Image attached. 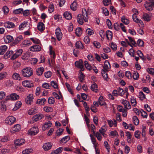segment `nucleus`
I'll use <instances>...</instances> for the list:
<instances>
[{
	"mask_svg": "<svg viewBox=\"0 0 154 154\" xmlns=\"http://www.w3.org/2000/svg\"><path fill=\"white\" fill-rule=\"evenodd\" d=\"M82 14H79L77 16V21L78 23L81 25L83 23V20L85 22H88V13L85 9H83L82 11Z\"/></svg>",
	"mask_w": 154,
	"mask_h": 154,
	"instance_id": "obj_1",
	"label": "nucleus"
},
{
	"mask_svg": "<svg viewBox=\"0 0 154 154\" xmlns=\"http://www.w3.org/2000/svg\"><path fill=\"white\" fill-rule=\"evenodd\" d=\"M22 76L25 77H29L32 75L33 70L30 67H26L23 69L21 72Z\"/></svg>",
	"mask_w": 154,
	"mask_h": 154,
	"instance_id": "obj_2",
	"label": "nucleus"
},
{
	"mask_svg": "<svg viewBox=\"0 0 154 154\" xmlns=\"http://www.w3.org/2000/svg\"><path fill=\"white\" fill-rule=\"evenodd\" d=\"M16 121V119L13 116H10L7 118L5 120V123L9 125L14 123Z\"/></svg>",
	"mask_w": 154,
	"mask_h": 154,
	"instance_id": "obj_3",
	"label": "nucleus"
},
{
	"mask_svg": "<svg viewBox=\"0 0 154 154\" xmlns=\"http://www.w3.org/2000/svg\"><path fill=\"white\" fill-rule=\"evenodd\" d=\"M55 34L57 39L59 41L61 40L62 37V34L60 28H57L56 29Z\"/></svg>",
	"mask_w": 154,
	"mask_h": 154,
	"instance_id": "obj_4",
	"label": "nucleus"
},
{
	"mask_svg": "<svg viewBox=\"0 0 154 154\" xmlns=\"http://www.w3.org/2000/svg\"><path fill=\"white\" fill-rule=\"evenodd\" d=\"M21 128V127L20 125L16 124L11 128L10 131L11 133H14L19 131Z\"/></svg>",
	"mask_w": 154,
	"mask_h": 154,
	"instance_id": "obj_5",
	"label": "nucleus"
},
{
	"mask_svg": "<svg viewBox=\"0 0 154 154\" xmlns=\"http://www.w3.org/2000/svg\"><path fill=\"white\" fill-rule=\"evenodd\" d=\"M23 52V50L21 49H20L19 50L16 51V52L12 56L11 58V59L12 60H14L19 56Z\"/></svg>",
	"mask_w": 154,
	"mask_h": 154,
	"instance_id": "obj_6",
	"label": "nucleus"
},
{
	"mask_svg": "<svg viewBox=\"0 0 154 154\" xmlns=\"http://www.w3.org/2000/svg\"><path fill=\"white\" fill-rule=\"evenodd\" d=\"M38 131V128L35 127H34L28 131L29 134L32 135H35L36 134Z\"/></svg>",
	"mask_w": 154,
	"mask_h": 154,
	"instance_id": "obj_7",
	"label": "nucleus"
},
{
	"mask_svg": "<svg viewBox=\"0 0 154 154\" xmlns=\"http://www.w3.org/2000/svg\"><path fill=\"white\" fill-rule=\"evenodd\" d=\"M33 97L32 94H29L26 98V103L28 104H30L33 102Z\"/></svg>",
	"mask_w": 154,
	"mask_h": 154,
	"instance_id": "obj_8",
	"label": "nucleus"
},
{
	"mask_svg": "<svg viewBox=\"0 0 154 154\" xmlns=\"http://www.w3.org/2000/svg\"><path fill=\"white\" fill-rule=\"evenodd\" d=\"M4 26L8 28H14L15 27V25L13 23L11 22L8 21L4 23Z\"/></svg>",
	"mask_w": 154,
	"mask_h": 154,
	"instance_id": "obj_9",
	"label": "nucleus"
},
{
	"mask_svg": "<svg viewBox=\"0 0 154 154\" xmlns=\"http://www.w3.org/2000/svg\"><path fill=\"white\" fill-rule=\"evenodd\" d=\"M41 48L39 45H35L31 46L30 50L32 51H38L41 50Z\"/></svg>",
	"mask_w": 154,
	"mask_h": 154,
	"instance_id": "obj_10",
	"label": "nucleus"
},
{
	"mask_svg": "<svg viewBox=\"0 0 154 154\" xmlns=\"http://www.w3.org/2000/svg\"><path fill=\"white\" fill-rule=\"evenodd\" d=\"M25 140L23 139H18L14 141V144L16 146H21L25 143Z\"/></svg>",
	"mask_w": 154,
	"mask_h": 154,
	"instance_id": "obj_11",
	"label": "nucleus"
},
{
	"mask_svg": "<svg viewBox=\"0 0 154 154\" xmlns=\"http://www.w3.org/2000/svg\"><path fill=\"white\" fill-rule=\"evenodd\" d=\"M23 85L25 87L31 88L34 86L33 84L32 83H30L29 81H24L22 82Z\"/></svg>",
	"mask_w": 154,
	"mask_h": 154,
	"instance_id": "obj_12",
	"label": "nucleus"
},
{
	"mask_svg": "<svg viewBox=\"0 0 154 154\" xmlns=\"http://www.w3.org/2000/svg\"><path fill=\"white\" fill-rule=\"evenodd\" d=\"M52 144L49 142L45 143L43 146V148L45 151H48L50 149L52 146Z\"/></svg>",
	"mask_w": 154,
	"mask_h": 154,
	"instance_id": "obj_13",
	"label": "nucleus"
},
{
	"mask_svg": "<svg viewBox=\"0 0 154 154\" xmlns=\"http://www.w3.org/2000/svg\"><path fill=\"white\" fill-rule=\"evenodd\" d=\"M52 125L51 122L50 121H48L45 122L43 125L42 127V128L43 130L45 131L49 127H51Z\"/></svg>",
	"mask_w": 154,
	"mask_h": 154,
	"instance_id": "obj_14",
	"label": "nucleus"
},
{
	"mask_svg": "<svg viewBox=\"0 0 154 154\" xmlns=\"http://www.w3.org/2000/svg\"><path fill=\"white\" fill-rule=\"evenodd\" d=\"M23 39V37L21 35H19L15 38L12 43V45H15L18 44Z\"/></svg>",
	"mask_w": 154,
	"mask_h": 154,
	"instance_id": "obj_15",
	"label": "nucleus"
},
{
	"mask_svg": "<svg viewBox=\"0 0 154 154\" xmlns=\"http://www.w3.org/2000/svg\"><path fill=\"white\" fill-rule=\"evenodd\" d=\"M14 40L13 37L10 35H7L4 38V41L6 43H9Z\"/></svg>",
	"mask_w": 154,
	"mask_h": 154,
	"instance_id": "obj_16",
	"label": "nucleus"
},
{
	"mask_svg": "<svg viewBox=\"0 0 154 154\" xmlns=\"http://www.w3.org/2000/svg\"><path fill=\"white\" fill-rule=\"evenodd\" d=\"M122 103L124 105L125 109H130L131 108V106L130 103L126 100H122Z\"/></svg>",
	"mask_w": 154,
	"mask_h": 154,
	"instance_id": "obj_17",
	"label": "nucleus"
},
{
	"mask_svg": "<svg viewBox=\"0 0 154 154\" xmlns=\"http://www.w3.org/2000/svg\"><path fill=\"white\" fill-rule=\"evenodd\" d=\"M70 139V137L69 136H66L63 137L60 140V143L62 144H64L68 142Z\"/></svg>",
	"mask_w": 154,
	"mask_h": 154,
	"instance_id": "obj_18",
	"label": "nucleus"
},
{
	"mask_svg": "<svg viewBox=\"0 0 154 154\" xmlns=\"http://www.w3.org/2000/svg\"><path fill=\"white\" fill-rule=\"evenodd\" d=\"M75 64V66L78 68L84 67L83 61L82 59H80L78 61H76Z\"/></svg>",
	"mask_w": 154,
	"mask_h": 154,
	"instance_id": "obj_19",
	"label": "nucleus"
},
{
	"mask_svg": "<svg viewBox=\"0 0 154 154\" xmlns=\"http://www.w3.org/2000/svg\"><path fill=\"white\" fill-rule=\"evenodd\" d=\"M8 49V47L5 45H3L0 47V54L3 55Z\"/></svg>",
	"mask_w": 154,
	"mask_h": 154,
	"instance_id": "obj_20",
	"label": "nucleus"
},
{
	"mask_svg": "<svg viewBox=\"0 0 154 154\" xmlns=\"http://www.w3.org/2000/svg\"><path fill=\"white\" fill-rule=\"evenodd\" d=\"M43 117V115L42 114H37L34 116L33 117V119L35 122L41 120Z\"/></svg>",
	"mask_w": 154,
	"mask_h": 154,
	"instance_id": "obj_21",
	"label": "nucleus"
},
{
	"mask_svg": "<svg viewBox=\"0 0 154 154\" xmlns=\"http://www.w3.org/2000/svg\"><path fill=\"white\" fill-rule=\"evenodd\" d=\"M103 68V69H104L105 71H107L110 68V64L108 61L106 60L105 61Z\"/></svg>",
	"mask_w": 154,
	"mask_h": 154,
	"instance_id": "obj_22",
	"label": "nucleus"
},
{
	"mask_svg": "<svg viewBox=\"0 0 154 154\" xmlns=\"http://www.w3.org/2000/svg\"><path fill=\"white\" fill-rule=\"evenodd\" d=\"M37 27L38 29L40 31H43L45 29L44 24L42 22H39L38 23Z\"/></svg>",
	"mask_w": 154,
	"mask_h": 154,
	"instance_id": "obj_23",
	"label": "nucleus"
},
{
	"mask_svg": "<svg viewBox=\"0 0 154 154\" xmlns=\"http://www.w3.org/2000/svg\"><path fill=\"white\" fill-rule=\"evenodd\" d=\"M10 98L11 100H16L19 98V96L16 93H13L10 95Z\"/></svg>",
	"mask_w": 154,
	"mask_h": 154,
	"instance_id": "obj_24",
	"label": "nucleus"
},
{
	"mask_svg": "<svg viewBox=\"0 0 154 154\" xmlns=\"http://www.w3.org/2000/svg\"><path fill=\"white\" fill-rule=\"evenodd\" d=\"M63 16L66 19L68 20H70L72 18V14L69 12H65L63 14Z\"/></svg>",
	"mask_w": 154,
	"mask_h": 154,
	"instance_id": "obj_25",
	"label": "nucleus"
},
{
	"mask_svg": "<svg viewBox=\"0 0 154 154\" xmlns=\"http://www.w3.org/2000/svg\"><path fill=\"white\" fill-rule=\"evenodd\" d=\"M45 101L46 99L44 98L38 99L37 100L36 103V104H38L40 105H42L44 104Z\"/></svg>",
	"mask_w": 154,
	"mask_h": 154,
	"instance_id": "obj_26",
	"label": "nucleus"
},
{
	"mask_svg": "<svg viewBox=\"0 0 154 154\" xmlns=\"http://www.w3.org/2000/svg\"><path fill=\"white\" fill-rule=\"evenodd\" d=\"M63 150V147H60L58 148L56 150L52 151L51 154H58L62 152Z\"/></svg>",
	"mask_w": 154,
	"mask_h": 154,
	"instance_id": "obj_27",
	"label": "nucleus"
},
{
	"mask_svg": "<svg viewBox=\"0 0 154 154\" xmlns=\"http://www.w3.org/2000/svg\"><path fill=\"white\" fill-rule=\"evenodd\" d=\"M44 70V68L42 67H40L37 69V74L38 75H41L42 74Z\"/></svg>",
	"mask_w": 154,
	"mask_h": 154,
	"instance_id": "obj_28",
	"label": "nucleus"
},
{
	"mask_svg": "<svg viewBox=\"0 0 154 154\" xmlns=\"http://www.w3.org/2000/svg\"><path fill=\"white\" fill-rule=\"evenodd\" d=\"M75 33L77 36L79 37L80 36L82 33V30L81 28L80 27L77 28L75 30Z\"/></svg>",
	"mask_w": 154,
	"mask_h": 154,
	"instance_id": "obj_29",
	"label": "nucleus"
},
{
	"mask_svg": "<svg viewBox=\"0 0 154 154\" xmlns=\"http://www.w3.org/2000/svg\"><path fill=\"white\" fill-rule=\"evenodd\" d=\"M132 18L133 19V20L134 22L138 23H139L141 25L142 24H143L142 21L141 20H140L139 19L137 18L136 15L133 14L132 16Z\"/></svg>",
	"mask_w": 154,
	"mask_h": 154,
	"instance_id": "obj_30",
	"label": "nucleus"
},
{
	"mask_svg": "<svg viewBox=\"0 0 154 154\" xmlns=\"http://www.w3.org/2000/svg\"><path fill=\"white\" fill-rule=\"evenodd\" d=\"M145 8L147 10L151 11L152 10V6L148 2L145 5Z\"/></svg>",
	"mask_w": 154,
	"mask_h": 154,
	"instance_id": "obj_31",
	"label": "nucleus"
},
{
	"mask_svg": "<svg viewBox=\"0 0 154 154\" xmlns=\"http://www.w3.org/2000/svg\"><path fill=\"white\" fill-rule=\"evenodd\" d=\"M107 122L110 127H112L113 125H114V127H116V126L117 122L115 120H114L113 122L111 120H108Z\"/></svg>",
	"mask_w": 154,
	"mask_h": 154,
	"instance_id": "obj_32",
	"label": "nucleus"
},
{
	"mask_svg": "<svg viewBox=\"0 0 154 154\" xmlns=\"http://www.w3.org/2000/svg\"><path fill=\"white\" fill-rule=\"evenodd\" d=\"M107 38L108 40L111 39L112 37V32L110 31H107L106 33Z\"/></svg>",
	"mask_w": 154,
	"mask_h": 154,
	"instance_id": "obj_33",
	"label": "nucleus"
},
{
	"mask_svg": "<svg viewBox=\"0 0 154 154\" xmlns=\"http://www.w3.org/2000/svg\"><path fill=\"white\" fill-rule=\"evenodd\" d=\"M13 53V51H8L4 55V58L7 59L10 57Z\"/></svg>",
	"mask_w": 154,
	"mask_h": 154,
	"instance_id": "obj_34",
	"label": "nucleus"
},
{
	"mask_svg": "<svg viewBox=\"0 0 154 154\" xmlns=\"http://www.w3.org/2000/svg\"><path fill=\"white\" fill-rule=\"evenodd\" d=\"M22 103L20 101H17V102L15 104V106L13 109V111H15L16 110L19 108H20L21 105Z\"/></svg>",
	"mask_w": 154,
	"mask_h": 154,
	"instance_id": "obj_35",
	"label": "nucleus"
},
{
	"mask_svg": "<svg viewBox=\"0 0 154 154\" xmlns=\"http://www.w3.org/2000/svg\"><path fill=\"white\" fill-rule=\"evenodd\" d=\"M92 91L97 92L98 91L97 86L96 83L93 84L91 87Z\"/></svg>",
	"mask_w": 154,
	"mask_h": 154,
	"instance_id": "obj_36",
	"label": "nucleus"
},
{
	"mask_svg": "<svg viewBox=\"0 0 154 154\" xmlns=\"http://www.w3.org/2000/svg\"><path fill=\"white\" fill-rule=\"evenodd\" d=\"M75 46L77 48L83 49L84 46L81 42L79 41L75 43Z\"/></svg>",
	"mask_w": 154,
	"mask_h": 154,
	"instance_id": "obj_37",
	"label": "nucleus"
},
{
	"mask_svg": "<svg viewBox=\"0 0 154 154\" xmlns=\"http://www.w3.org/2000/svg\"><path fill=\"white\" fill-rule=\"evenodd\" d=\"M12 77L13 79L15 80H20L21 79L19 74L16 73H15L13 74Z\"/></svg>",
	"mask_w": 154,
	"mask_h": 154,
	"instance_id": "obj_38",
	"label": "nucleus"
},
{
	"mask_svg": "<svg viewBox=\"0 0 154 154\" xmlns=\"http://www.w3.org/2000/svg\"><path fill=\"white\" fill-rule=\"evenodd\" d=\"M101 9L102 12L105 16H107L109 15V12L107 9L104 7L102 8Z\"/></svg>",
	"mask_w": 154,
	"mask_h": 154,
	"instance_id": "obj_39",
	"label": "nucleus"
},
{
	"mask_svg": "<svg viewBox=\"0 0 154 154\" xmlns=\"http://www.w3.org/2000/svg\"><path fill=\"white\" fill-rule=\"evenodd\" d=\"M70 8L73 11H75L77 8V5L76 3L73 2L70 5Z\"/></svg>",
	"mask_w": 154,
	"mask_h": 154,
	"instance_id": "obj_40",
	"label": "nucleus"
},
{
	"mask_svg": "<svg viewBox=\"0 0 154 154\" xmlns=\"http://www.w3.org/2000/svg\"><path fill=\"white\" fill-rule=\"evenodd\" d=\"M43 109L44 111L47 112H51L53 111V109L51 107L49 106L44 107Z\"/></svg>",
	"mask_w": 154,
	"mask_h": 154,
	"instance_id": "obj_41",
	"label": "nucleus"
},
{
	"mask_svg": "<svg viewBox=\"0 0 154 154\" xmlns=\"http://www.w3.org/2000/svg\"><path fill=\"white\" fill-rule=\"evenodd\" d=\"M101 73L102 76L106 80L108 78V75L106 73L107 71H105L104 69H102Z\"/></svg>",
	"mask_w": 154,
	"mask_h": 154,
	"instance_id": "obj_42",
	"label": "nucleus"
},
{
	"mask_svg": "<svg viewBox=\"0 0 154 154\" xmlns=\"http://www.w3.org/2000/svg\"><path fill=\"white\" fill-rule=\"evenodd\" d=\"M143 18L145 21H149L150 20V16L147 14H144L143 16Z\"/></svg>",
	"mask_w": 154,
	"mask_h": 154,
	"instance_id": "obj_43",
	"label": "nucleus"
},
{
	"mask_svg": "<svg viewBox=\"0 0 154 154\" xmlns=\"http://www.w3.org/2000/svg\"><path fill=\"white\" fill-rule=\"evenodd\" d=\"M137 53L139 57L143 60H146V58L143 56V54L140 50H138L137 51Z\"/></svg>",
	"mask_w": 154,
	"mask_h": 154,
	"instance_id": "obj_44",
	"label": "nucleus"
},
{
	"mask_svg": "<svg viewBox=\"0 0 154 154\" xmlns=\"http://www.w3.org/2000/svg\"><path fill=\"white\" fill-rule=\"evenodd\" d=\"M103 98V97L102 96L100 97L99 98L98 101V103L101 106H103L106 104Z\"/></svg>",
	"mask_w": 154,
	"mask_h": 154,
	"instance_id": "obj_45",
	"label": "nucleus"
},
{
	"mask_svg": "<svg viewBox=\"0 0 154 154\" xmlns=\"http://www.w3.org/2000/svg\"><path fill=\"white\" fill-rule=\"evenodd\" d=\"M133 122L134 124L136 125H138L139 123V120L136 116H134L133 117Z\"/></svg>",
	"mask_w": 154,
	"mask_h": 154,
	"instance_id": "obj_46",
	"label": "nucleus"
},
{
	"mask_svg": "<svg viewBox=\"0 0 154 154\" xmlns=\"http://www.w3.org/2000/svg\"><path fill=\"white\" fill-rule=\"evenodd\" d=\"M27 23V22L26 21H25L23 22L19 26V29L20 30H23L24 28L26 26V25Z\"/></svg>",
	"mask_w": 154,
	"mask_h": 154,
	"instance_id": "obj_47",
	"label": "nucleus"
},
{
	"mask_svg": "<svg viewBox=\"0 0 154 154\" xmlns=\"http://www.w3.org/2000/svg\"><path fill=\"white\" fill-rule=\"evenodd\" d=\"M85 66L86 68L89 70H91V65L88 63L87 61H85L84 62Z\"/></svg>",
	"mask_w": 154,
	"mask_h": 154,
	"instance_id": "obj_48",
	"label": "nucleus"
},
{
	"mask_svg": "<svg viewBox=\"0 0 154 154\" xmlns=\"http://www.w3.org/2000/svg\"><path fill=\"white\" fill-rule=\"evenodd\" d=\"M122 22L125 24L127 25L129 23V20L126 18L125 17H122L121 18Z\"/></svg>",
	"mask_w": 154,
	"mask_h": 154,
	"instance_id": "obj_49",
	"label": "nucleus"
},
{
	"mask_svg": "<svg viewBox=\"0 0 154 154\" xmlns=\"http://www.w3.org/2000/svg\"><path fill=\"white\" fill-rule=\"evenodd\" d=\"M51 85L55 89H57L58 88V86L57 83L56 82L54 81H52L51 82Z\"/></svg>",
	"mask_w": 154,
	"mask_h": 154,
	"instance_id": "obj_50",
	"label": "nucleus"
},
{
	"mask_svg": "<svg viewBox=\"0 0 154 154\" xmlns=\"http://www.w3.org/2000/svg\"><path fill=\"white\" fill-rule=\"evenodd\" d=\"M22 44L24 46H29L31 45L32 43L28 40H24L22 42Z\"/></svg>",
	"mask_w": 154,
	"mask_h": 154,
	"instance_id": "obj_51",
	"label": "nucleus"
},
{
	"mask_svg": "<svg viewBox=\"0 0 154 154\" xmlns=\"http://www.w3.org/2000/svg\"><path fill=\"white\" fill-rule=\"evenodd\" d=\"M2 10L4 14H7L9 11V9L7 6H4Z\"/></svg>",
	"mask_w": 154,
	"mask_h": 154,
	"instance_id": "obj_52",
	"label": "nucleus"
},
{
	"mask_svg": "<svg viewBox=\"0 0 154 154\" xmlns=\"http://www.w3.org/2000/svg\"><path fill=\"white\" fill-rule=\"evenodd\" d=\"M118 91L119 94L120 96H122L125 94V92L122 88L119 87L118 88Z\"/></svg>",
	"mask_w": 154,
	"mask_h": 154,
	"instance_id": "obj_53",
	"label": "nucleus"
},
{
	"mask_svg": "<svg viewBox=\"0 0 154 154\" xmlns=\"http://www.w3.org/2000/svg\"><path fill=\"white\" fill-rule=\"evenodd\" d=\"M139 97L141 100H143L145 99L146 96L142 92H140L139 94Z\"/></svg>",
	"mask_w": 154,
	"mask_h": 154,
	"instance_id": "obj_54",
	"label": "nucleus"
},
{
	"mask_svg": "<svg viewBox=\"0 0 154 154\" xmlns=\"http://www.w3.org/2000/svg\"><path fill=\"white\" fill-rule=\"evenodd\" d=\"M93 44L94 46L97 48H99L101 47L100 43L97 41L94 42H93Z\"/></svg>",
	"mask_w": 154,
	"mask_h": 154,
	"instance_id": "obj_55",
	"label": "nucleus"
},
{
	"mask_svg": "<svg viewBox=\"0 0 154 154\" xmlns=\"http://www.w3.org/2000/svg\"><path fill=\"white\" fill-rule=\"evenodd\" d=\"M139 77V74L137 72H134L133 73V78L134 79L137 80Z\"/></svg>",
	"mask_w": 154,
	"mask_h": 154,
	"instance_id": "obj_56",
	"label": "nucleus"
},
{
	"mask_svg": "<svg viewBox=\"0 0 154 154\" xmlns=\"http://www.w3.org/2000/svg\"><path fill=\"white\" fill-rule=\"evenodd\" d=\"M0 109L2 110H5L6 106L4 102H1V105H0Z\"/></svg>",
	"mask_w": 154,
	"mask_h": 154,
	"instance_id": "obj_57",
	"label": "nucleus"
},
{
	"mask_svg": "<svg viewBox=\"0 0 154 154\" xmlns=\"http://www.w3.org/2000/svg\"><path fill=\"white\" fill-rule=\"evenodd\" d=\"M131 101L132 106H135L137 104L136 100L134 98L132 97L131 99Z\"/></svg>",
	"mask_w": 154,
	"mask_h": 154,
	"instance_id": "obj_58",
	"label": "nucleus"
},
{
	"mask_svg": "<svg viewBox=\"0 0 154 154\" xmlns=\"http://www.w3.org/2000/svg\"><path fill=\"white\" fill-rule=\"evenodd\" d=\"M7 75L6 72H2L0 73V80L5 78Z\"/></svg>",
	"mask_w": 154,
	"mask_h": 154,
	"instance_id": "obj_59",
	"label": "nucleus"
},
{
	"mask_svg": "<svg viewBox=\"0 0 154 154\" xmlns=\"http://www.w3.org/2000/svg\"><path fill=\"white\" fill-rule=\"evenodd\" d=\"M35 113V109L34 108H32L29 109L28 111V113L29 114L31 115H33Z\"/></svg>",
	"mask_w": 154,
	"mask_h": 154,
	"instance_id": "obj_60",
	"label": "nucleus"
},
{
	"mask_svg": "<svg viewBox=\"0 0 154 154\" xmlns=\"http://www.w3.org/2000/svg\"><path fill=\"white\" fill-rule=\"evenodd\" d=\"M86 32L87 34L90 35H91L94 33L93 31L90 28H88L86 30Z\"/></svg>",
	"mask_w": 154,
	"mask_h": 154,
	"instance_id": "obj_61",
	"label": "nucleus"
},
{
	"mask_svg": "<svg viewBox=\"0 0 154 154\" xmlns=\"http://www.w3.org/2000/svg\"><path fill=\"white\" fill-rule=\"evenodd\" d=\"M23 9L22 8H19L14 10V13L15 14H18L21 13L22 12H23Z\"/></svg>",
	"mask_w": 154,
	"mask_h": 154,
	"instance_id": "obj_62",
	"label": "nucleus"
},
{
	"mask_svg": "<svg viewBox=\"0 0 154 154\" xmlns=\"http://www.w3.org/2000/svg\"><path fill=\"white\" fill-rule=\"evenodd\" d=\"M125 76L129 79L131 78V73L129 71H127L125 73Z\"/></svg>",
	"mask_w": 154,
	"mask_h": 154,
	"instance_id": "obj_63",
	"label": "nucleus"
},
{
	"mask_svg": "<svg viewBox=\"0 0 154 154\" xmlns=\"http://www.w3.org/2000/svg\"><path fill=\"white\" fill-rule=\"evenodd\" d=\"M32 149H26L22 151L23 154H28L31 152Z\"/></svg>",
	"mask_w": 154,
	"mask_h": 154,
	"instance_id": "obj_64",
	"label": "nucleus"
}]
</instances>
